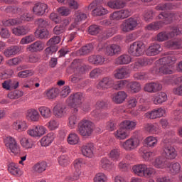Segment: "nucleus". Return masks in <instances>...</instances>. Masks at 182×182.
Listing matches in <instances>:
<instances>
[{"mask_svg": "<svg viewBox=\"0 0 182 182\" xmlns=\"http://www.w3.org/2000/svg\"><path fill=\"white\" fill-rule=\"evenodd\" d=\"M29 32L28 28L26 26H18L16 28L12 29V33L16 36H24Z\"/></svg>", "mask_w": 182, "mask_h": 182, "instance_id": "obj_32", "label": "nucleus"}, {"mask_svg": "<svg viewBox=\"0 0 182 182\" xmlns=\"http://www.w3.org/2000/svg\"><path fill=\"white\" fill-rule=\"evenodd\" d=\"M78 133L84 137H89L93 133V123L89 120L82 119L78 123Z\"/></svg>", "mask_w": 182, "mask_h": 182, "instance_id": "obj_3", "label": "nucleus"}, {"mask_svg": "<svg viewBox=\"0 0 182 182\" xmlns=\"http://www.w3.org/2000/svg\"><path fill=\"white\" fill-rule=\"evenodd\" d=\"M49 47L46 48L44 50L45 55L46 56H50L53 53L58 52V46H48Z\"/></svg>", "mask_w": 182, "mask_h": 182, "instance_id": "obj_59", "label": "nucleus"}, {"mask_svg": "<svg viewBox=\"0 0 182 182\" xmlns=\"http://www.w3.org/2000/svg\"><path fill=\"white\" fill-rule=\"evenodd\" d=\"M82 156L92 159L95 151V145L92 143L86 144L81 147Z\"/></svg>", "mask_w": 182, "mask_h": 182, "instance_id": "obj_14", "label": "nucleus"}, {"mask_svg": "<svg viewBox=\"0 0 182 182\" xmlns=\"http://www.w3.org/2000/svg\"><path fill=\"white\" fill-rule=\"evenodd\" d=\"M132 62V56L129 54H123L116 59L117 65H129Z\"/></svg>", "mask_w": 182, "mask_h": 182, "instance_id": "obj_35", "label": "nucleus"}, {"mask_svg": "<svg viewBox=\"0 0 182 182\" xmlns=\"http://www.w3.org/2000/svg\"><path fill=\"white\" fill-rule=\"evenodd\" d=\"M153 164L154 167H156V168H166V167H168L167 159L163 156L157 157Z\"/></svg>", "mask_w": 182, "mask_h": 182, "instance_id": "obj_29", "label": "nucleus"}, {"mask_svg": "<svg viewBox=\"0 0 182 182\" xmlns=\"http://www.w3.org/2000/svg\"><path fill=\"white\" fill-rule=\"evenodd\" d=\"M146 46L141 41H135L130 45L128 53L131 56L139 58L144 55V49Z\"/></svg>", "mask_w": 182, "mask_h": 182, "instance_id": "obj_4", "label": "nucleus"}, {"mask_svg": "<svg viewBox=\"0 0 182 182\" xmlns=\"http://www.w3.org/2000/svg\"><path fill=\"white\" fill-rule=\"evenodd\" d=\"M85 99V95L82 92H75L70 95L68 99V106L71 107L72 112L76 114L79 112V107L82 106V102Z\"/></svg>", "mask_w": 182, "mask_h": 182, "instance_id": "obj_2", "label": "nucleus"}, {"mask_svg": "<svg viewBox=\"0 0 182 182\" xmlns=\"http://www.w3.org/2000/svg\"><path fill=\"white\" fill-rule=\"evenodd\" d=\"M22 96H23V92L18 90L11 91L7 95V97H9V99H11L12 100L19 99V97H22Z\"/></svg>", "mask_w": 182, "mask_h": 182, "instance_id": "obj_47", "label": "nucleus"}, {"mask_svg": "<svg viewBox=\"0 0 182 182\" xmlns=\"http://www.w3.org/2000/svg\"><path fill=\"white\" fill-rule=\"evenodd\" d=\"M128 83L129 82H127V80H119L115 83L114 82V85L112 86V87L113 89H114V90H122L124 89L126 86H127Z\"/></svg>", "mask_w": 182, "mask_h": 182, "instance_id": "obj_51", "label": "nucleus"}, {"mask_svg": "<svg viewBox=\"0 0 182 182\" xmlns=\"http://www.w3.org/2000/svg\"><path fill=\"white\" fill-rule=\"evenodd\" d=\"M102 49L104 50L105 55H107V56H114L116 53H119V52L121 50L119 45L116 44L109 45L105 48Z\"/></svg>", "mask_w": 182, "mask_h": 182, "instance_id": "obj_21", "label": "nucleus"}, {"mask_svg": "<svg viewBox=\"0 0 182 182\" xmlns=\"http://www.w3.org/2000/svg\"><path fill=\"white\" fill-rule=\"evenodd\" d=\"M58 92L59 90L58 88H52L47 90L46 95L48 99H55L58 96Z\"/></svg>", "mask_w": 182, "mask_h": 182, "instance_id": "obj_63", "label": "nucleus"}, {"mask_svg": "<svg viewBox=\"0 0 182 182\" xmlns=\"http://www.w3.org/2000/svg\"><path fill=\"white\" fill-rule=\"evenodd\" d=\"M57 12L61 16H69L70 15V10L69 8L62 6L59 7L57 9Z\"/></svg>", "mask_w": 182, "mask_h": 182, "instance_id": "obj_60", "label": "nucleus"}, {"mask_svg": "<svg viewBox=\"0 0 182 182\" xmlns=\"http://www.w3.org/2000/svg\"><path fill=\"white\" fill-rule=\"evenodd\" d=\"M95 182H106L107 181V176L103 173H98L94 178Z\"/></svg>", "mask_w": 182, "mask_h": 182, "instance_id": "obj_64", "label": "nucleus"}, {"mask_svg": "<svg viewBox=\"0 0 182 182\" xmlns=\"http://www.w3.org/2000/svg\"><path fill=\"white\" fill-rule=\"evenodd\" d=\"M8 170L10 174L19 176L21 174V169L18 167V164L11 163L8 165Z\"/></svg>", "mask_w": 182, "mask_h": 182, "instance_id": "obj_38", "label": "nucleus"}, {"mask_svg": "<svg viewBox=\"0 0 182 182\" xmlns=\"http://www.w3.org/2000/svg\"><path fill=\"white\" fill-rule=\"evenodd\" d=\"M114 86V80L112 77H103L97 84V89L100 90H106V89H112Z\"/></svg>", "mask_w": 182, "mask_h": 182, "instance_id": "obj_9", "label": "nucleus"}, {"mask_svg": "<svg viewBox=\"0 0 182 182\" xmlns=\"http://www.w3.org/2000/svg\"><path fill=\"white\" fill-rule=\"evenodd\" d=\"M163 51V48L161 46L159 43L151 44L146 51V55L147 56H156V55H159L160 52Z\"/></svg>", "mask_w": 182, "mask_h": 182, "instance_id": "obj_17", "label": "nucleus"}, {"mask_svg": "<svg viewBox=\"0 0 182 182\" xmlns=\"http://www.w3.org/2000/svg\"><path fill=\"white\" fill-rule=\"evenodd\" d=\"M173 18H176V14L174 13H161L159 15V19L162 21L151 23L146 26V29L148 31H159L164 25L171 23Z\"/></svg>", "mask_w": 182, "mask_h": 182, "instance_id": "obj_1", "label": "nucleus"}, {"mask_svg": "<svg viewBox=\"0 0 182 182\" xmlns=\"http://www.w3.org/2000/svg\"><path fill=\"white\" fill-rule=\"evenodd\" d=\"M53 140H55L53 133H49L41 139V145L42 147H48V146L52 144Z\"/></svg>", "mask_w": 182, "mask_h": 182, "instance_id": "obj_30", "label": "nucleus"}, {"mask_svg": "<svg viewBox=\"0 0 182 182\" xmlns=\"http://www.w3.org/2000/svg\"><path fill=\"white\" fill-rule=\"evenodd\" d=\"M117 31V27H112L108 28L104 32L102 33V39L104 41H106V39H109V38H112L114 33H116Z\"/></svg>", "mask_w": 182, "mask_h": 182, "instance_id": "obj_40", "label": "nucleus"}, {"mask_svg": "<svg viewBox=\"0 0 182 182\" xmlns=\"http://www.w3.org/2000/svg\"><path fill=\"white\" fill-rule=\"evenodd\" d=\"M163 154L168 160H174L177 157V151L173 146L165 144L163 148Z\"/></svg>", "mask_w": 182, "mask_h": 182, "instance_id": "obj_11", "label": "nucleus"}, {"mask_svg": "<svg viewBox=\"0 0 182 182\" xmlns=\"http://www.w3.org/2000/svg\"><path fill=\"white\" fill-rule=\"evenodd\" d=\"M27 133L31 137H42L46 133V128L43 126L35 127L28 129Z\"/></svg>", "mask_w": 182, "mask_h": 182, "instance_id": "obj_12", "label": "nucleus"}, {"mask_svg": "<svg viewBox=\"0 0 182 182\" xmlns=\"http://www.w3.org/2000/svg\"><path fill=\"white\" fill-rule=\"evenodd\" d=\"M166 46L168 49L176 50L180 49V38L176 40H170L166 43Z\"/></svg>", "mask_w": 182, "mask_h": 182, "instance_id": "obj_39", "label": "nucleus"}, {"mask_svg": "<svg viewBox=\"0 0 182 182\" xmlns=\"http://www.w3.org/2000/svg\"><path fill=\"white\" fill-rule=\"evenodd\" d=\"M121 126L122 129L128 130L129 132H132V130H134L136 129V126H137V122L124 120L121 123Z\"/></svg>", "mask_w": 182, "mask_h": 182, "instance_id": "obj_34", "label": "nucleus"}, {"mask_svg": "<svg viewBox=\"0 0 182 182\" xmlns=\"http://www.w3.org/2000/svg\"><path fill=\"white\" fill-rule=\"evenodd\" d=\"M58 160L62 167H66L69 164V158L66 155H61Z\"/></svg>", "mask_w": 182, "mask_h": 182, "instance_id": "obj_61", "label": "nucleus"}, {"mask_svg": "<svg viewBox=\"0 0 182 182\" xmlns=\"http://www.w3.org/2000/svg\"><path fill=\"white\" fill-rule=\"evenodd\" d=\"M176 62H177V58H176V55H168L162 58H159L157 60V63L159 65H167L169 68H173V65H174Z\"/></svg>", "mask_w": 182, "mask_h": 182, "instance_id": "obj_15", "label": "nucleus"}, {"mask_svg": "<svg viewBox=\"0 0 182 182\" xmlns=\"http://www.w3.org/2000/svg\"><path fill=\"white\" fill-rule=\"evenodd\" d=\"M38 111L43 119H49V117H52V111L48 107H40Z\"/></svg>", "mask_w": 182, "mask_h": 182, "instance_id": "obj_43", "label": "nucleus"}, {"mask_svg": "<svg viewBox=\"0 0 182 182\" xmlns=\"http://www.w3.org/2000/svg\"><path fill=\"white\" fill-rule=\"evenodd\" d=\"M129 87L132 93H139L141 90V85L137 82H131Z\"/></svg>", "mask_w": 182, "mask_h": 182, "instance_id": "obj_57", "label": "nucleus"}, {"mask_svg": "<svg viewBox=\"0 0 182 182\" xmlns=\"http://www.w3.org/2000/svg\"><path fill=\"white\" fill-rule=\"evenodd\" d=\"M105 58L100 55H92L89 56L88 62L92 65H95V66H99L105 63Z\"/></svg>", "mask_w": 182, "mask_h": 182, "instance_id": "obj_23", "label": "nucleus"}, {"mask_svg": "<svg viewBox=\"0 0 182 182\" xmlns=\"http://www.w3.org/2000/svg\"><path fill=\"white\" fill-rule=\"evenodd\" d=\"M20 143L24 149H32V147H33V141H32V139L26 137L22 138Z\"/></svg>", "mask_w": 182, "mask_h": 182, "instance_id": "obj_48", "label": "nucleus"}, {"mask_svg": "<svg viewBox=\"0 0 182 182\" xmlns=\"http://www.w3.org/2000/svg\"><path fill=\"white\" fill-rule=\"evenodd\" d=\"M67 140L68 144L74 146L75 144H77V143H79L80 139L79 136H77L76 134L71 133L68 135Z\"/></svg>", "mask_w": 182, "mask_h": 182, "instance_id": "obj_50", "label": "nucleus"}, {"mask_svg": "<svg viewBox=\"0 0 182 182\" xmlns=\"http://www.w3.org/2000/svg\"><path fill=\"white\" fill-rule=\"evenodd\" d=\"M100 166L104 170H109L114 167V164L110 162V161L107 158H102L100 161Z\"/></svg>", "mask_w": 182, "mask_h": 182, "instance_id": "obj_46", "label": "nucleus"}, {"mask_svg": "<svg viewBox=\"0 0 182 182\" xmlns=\"http://www.w3.org/2000/svg\"><path fill=\"white\" fill-rule=\"evenodd\" d=\"M140 141L137 138H129L125 141L120 144L122 149H124L126 151H133L139 147Z\"/></svg>", "mask_w": 182, "mask_h": 182, "instance_id": "obj_6", "label": "nucleus"}, {"mask_svg": "<svg viewBox=\"0 0 182 182\" xmlns=\"http://www.w3.org/2000/svg\"><path fill=\"white\" fill-rule=\"evenodd\" d=\"M6 63L9 65V66H17V65L22 63V58L16 57L9 59L7 60Z\"/></svg>", "mask_w": 182, "mask_h": 182, "instance_id": "obj_56", "label": "nucleus"}, {"mask_svg": "<svg viewBox=\"0 0 182 182\" xmlns=\"http://www.w3.org/2000/svg\"><path fill=\"white\" fill-rule=\"evenodd\" d=\"M4 143L6 147L9 149L14 154H19V153H21V148H19L18 143H16V140H15L14 137L7 136L4 139Z\"/></svg>", "mask_w": 182, "mask_h": 182, "instance_id": "obj_7", "label": "nucleus"}, {"mask_svg": "<svg viewBox=\"0 0 182 182\" xmlns=\"http://www.w3.org/2000/svg\"><path fill=\"white\" fill-rule=\"evenodd\" d=\"M108 13L109 11L103 6H98L92 11L94 16H102Z\"/></svg>", "mask_w": 182, "mask_h": 182, "instance_id": "obj_49", "label": "nucleus"}, {"mask_svg": "<svg viewBox=\"0 0 182 182\" xmlns=\"http://www.w3.org/2000/svg\"><path fill=\"white\" fill-rule=\"evenodd\" d=\"M45 48V44L43 43L41 41H37L32 44L28 46L27 49L29 52H41V50H43Z\"/></svg>", "mask_w": 182, "mask_h": 182, "instance_id": "obj_25", "label": "nucleus"}, {"mask_svg": "<svg viewBox=\"0 0 182 182\" xmlns=\"http://www.w3.org/2000/svg\"><path fill=\"white\" fill-rule=\"evenodd\" d=\"M166 114V110L163 108H158L152 110L151 112H149L146 114V117L148 119H159V117H163Z\"/></svg>", "mask_w": 182, "mask_h": 182, "instance_id": "obj_18", "label": "nucleus"}, {"mask_svg": "<svg viewBox=\"0 0 182 182\" xmlns=\"http://www.w3.org/2000/svg\"><path fill=\"white\" fill-rule=\"evenodd\" d=\"M144 129L146 132H149V133H151L152 134H154V133H157V130H159L157 126L154 125L153 124H145Z\"/></svg>", "mask_w": 182, "mask_h": 182, "instance_id": "obj_62", "label": "nucleus"}, {"mask_svg": "<svg viewBox=\"0 0 182 182\" xmlns=\"http://www.w3.org/2000/svg\"><path fill=\"white\" fill-rule=\"evenodd\" d=\"M167 167L169 168L170 173L172 176H176L181 171V165L178 162H172Z\"/></svg>", "mask_w": 182, "mask_h": 182, "instance_id": "obj_31", "label": "nucleus"}, {"mask_svg": "<svg viewBox=\"0 0 182 182\" xmlns=\"http://www.w3.org/2000/svg\"><path fill=\"white\" fill-rule=\"evenodd\" d=\"M46 168H48V163L45 161H40L35 164L32 167L33 171L37 174L43 173V171H46Z\"/></svg>", "mask_w": 182, "mask_h": 182, "instance_id": "obj_22", "label": "nucleus"}, {"mask_svg": "<svg viewBox=\"0 0 182 182\" xmlns=\"http://www.w3.org/2000/svg\"><path fill=\"white\" fill-rule=\"evenodd\" d=\"M77 124V117L75 114H73L68 117V127L70 129H75Z\"/></svg>", "mask_w": 182, "mask_h": 182, "instance_id": "obj_54", "label": "nucleus"}, {"mask_svg": "<svg viewBox=\"0 0 182 182\" xmlns=\"http://www.w3.org/2000/svg\"><path fill=\"white\" fill-rule=\"evenodd\" d=\"M145 143L147 147H156L157 146V139L154 136H148L145 139Z\"/></svg>", "mask_w": 182, "mask_h": 182, "instance_id": "obj_55", "label": "nucleus"}, {"mask_svg": "<svg viewBox=\"0 0 182 182\" xmlns=\"http://www.w3.org/2000/svg\"><path fill=\"white\" fill-rule=\"evenodd\" d=\"M27 117H29L32 122H38L39 120V112L35 109H28L27 112Z\"/></svg>", "mask_w": 182, "mask_h": 182, "instance_id": "obj_45", "label": "nucleus"}, {"mask_svg": "<svg viewBox=\"0 0 182 182\" xmlns=\"http://www.w3.org/2000/svg\"><path fill=\"white\" fill-rule=\"evenodd\" d=\"M48 12V4L41 2H37L33 7V13L36 16H43Z\"/></svg>", "mask_w": 182, "mask_h": 182, "instance_id": "obj_10", "label": "nucleus"}, {"mask_svg": "<svg viewBox=\"0 0 182 182\" xmlns=\"http://www.w3.org/2000/svg\"><path fill=\"white\" fill-rule=\"evenodd\" d=\"M2 23L4 26H14V25H19L22 23V21L19 19V18H9V19H4L2 21Z\"/></svg>", "mask_w": 182, "mask_h": 182, "instance_id": "obj_42", "label": "nucleus"}, {"mask_svg": "<svg viewBox=\"0 0 182 182\" xmlns=\"http://www.w3.org/2000/svg\"><path fill=\"white\" fill-rule=\"evenodd\" d=\"M170 39V36H168V33L166 31H161L156 36V40L158 42H164L166 41H168Z\"/></svg>", "mask_w": 182, "mask_h": 182, "instance_id": "obj_52", "label": "nucleus"}, {"mask_svg": "<svg viewBox=\"0 0 182 182\" xmlns=\"http://www.w3.org/2000/svg\"><path fill=\"white\" fill-rule=\"evenodd\" d=\"M35 36L38 39H48L49 31L46 28H38L35 32Z\"/></svg>", "mask_w": 182, "mask_h": 182, "instance_id": "obj_37", "label": "nucleus"}, {"mask_svg": "<svg viewBox=\"0 0 182 182\" xmlns=\"http://www.w3.org/2000/svg\"><path fill=\"white\" fill-rule=\"evenodd\" d=\"M54 115L58 119H62L66 116V105L62 104H58L54 107L53 110Z\"/></svg>", "mask_w": 182, "mask_h": 182, "instance_id": "obj_20", "label": "nucleus"}, {"mask_svg": "<svg viewBox=\"0 0 182 182\" xmlns=\"http://www.w3.org/2000/svg\"><path fill=\"white\" fill-rule=\"evenodd\" d=\"M70 68L74 70H77L79 73H83L86 70V65L83 63V60L82 59L74 60L70 65Z\"/></svg>", "mask_w": 182, "mask_h": 182, "instance_id": "obj_16", "label": "nucleus"}, {"mask_svg": "<svg viewBox=\"0 0 182 182\" xmlns=\"http://www.w3.org/2000/svg\"><path fill=\"white\" fill-rule=\"evenodd\" d=\"M107 5L111 9H123L126 6V2L123 0H112L108 1Z\"/></svg>", "mask_w": 182, "mask_h": 182, "instance_id": "obj_26", "label": "nucleus"}, {"mask_svg": "<svg viewBox=\"0 0 182 182\" xmlns=\"http://www.w3.org/2000/svg\"><path fill=\"white\" fill-rule=\"evenodd\" d=\"M133 172L139 177H144L146 171V164H136L132 167Z\"/></svg>", "mask_w": 182, "mask_h": 182, "instance_id": "obj_33", "label": "nucleus"}, {"mask_svg": "<svg viewBox=\"0 0 182 182\" xmlns=\"http://www.w3.org/2000/svg\"><path fill=\"white\" fill-rule=\"evenodd\" d=\"M21 50H22V47L21 46H12L4 50V55L6 58H11L15 56L17 53H19Z\"/></svg>", "mask_w": 182, "mask_h": 182, "instance_id": "obj_19", "label": "nucleus"}, {"mask_svg": "<svg viewBox=\"0 0 182 182\" xmlns=\"http://www.w3.org/2000/svg\"><path fill=\"white\" fill-rule=\"evenodd\" d=\"M36 24L38 26V29H46L49 25H50V22L48 18H38L36 21Z\"/></svg>", "mask_w": 182, "mask_h": 182, "instance_id": "obj_44", "label": "nucleus"}, {"mask_svg": "<svg viewBox=\"0 0 182 182\" xmlns=\"http://www.w3.org/2000/svg\"><path fill=\"white\" fill-rule=\"evenodd\" d=\"M127 97V93L124 91H119L117 93L112 95V101L117 105H120L123 103L126 98Z\"/></svg>", "mask_w": 182, "mask_h": 182, "instance_id": "obj_24", "label": "nucleus"}, {"mask_svg": "<svg viewBox=\"0 0 182 182\" xmlns=\"http://www.w3.org/2000/svg\"><path fill=\"white\" fill-rule=\"evenodd\" d=\"M160 65L161 66L159 68L155 66L151 69V72L153 73V75H172V67H170L166 64Z\"/></svg>", "mask_w": 182, "mask_h": 182, "instance_id": "obj_8", "label": "nucleus"}, {"mask_svg": "<svg viewBox=\"0 0 182 182\" xmlns=\"http://www.w3.org/2000/svg\"><path fill=\"white\" fill-rule=\"evenodd\" d=\"M114 134L117 140H125V139L129 137V134H127L126 129H124L122 126L114 133Z\"/></svg>", "mask_w": 182, "mask_h": 182, "instance_id": "obj_36", "label": "nucleus"}, {"mask_svg": "<svg viewBox=\"0 0 182 182\" xmlns=\"http://www.w3.org/2000/svg\"><path fill=\"white\" fill-rule=\"evenodd\" d=\"M167 101V94L166 92H159L152 98V102L154 105H163L164 102Z\"/></svg>", "mask_w": 182, "mask_h": 182, "instance_id": "obj_28", "label": "nucleus"}, {"mask_svg": "<svg viewBox=\"0 0 182 182\" xmlns=\"http://www.w3.org/2000/svg\"><path fill=\"white\" fill-rule=\"evenodd\" d=\"M129 77V68L127 67H122L115 70V79H124Z\"/></svg>", "mask_w": 182, "mask_h": 182, "instance_id": "obj_27", "label": "nucleus"}, {"mask_svg": "<svg viewBox=\"0 0 182 182\" xmlns=\"http://www.w3.org/2000/svg\"><path fill=\"white\" fill-rule=\"evenodd\" d=\"M170 39H173V38H176V36H178V35H181V31L177 26H173L171 28V31L168 33Z\"/></svg>", "mask_w": 182, "mask_h": 182, "instance_id": "obj_53", "label": "nucleus"}, {"mask_svg": "<svg viewBox=\"0 0 182 182\" xmlns=\"http://www.w3.org/2000/svg\"><path fill=\"white\" fill-rule=\"evenodd\" d=\"M94 47L92 44H87L85 46H82L78 50V55L80 56H85V55H89L90 52H92Z\"/></svg>", "mask_w": 182, "mask_h": 182, "instance_id": "obj_41", "label": "nucleus"}, {"mask_svg": "<svg viewBox=\"0 0 182 182\" xmlns=\"http://www.w3.org/2000/svg\"><path fill=\"white\" fill-rule=\"evenodd\" d=\"M120 157V150L117 149H112L109 153V159L113 161H117Z\"/></svg>", "mask_w": 182, "mask_h": 182, "instance_id": "obj_58", "label": "nucleus"}, {"mask_svg": "<svg viewBox=\"0 0 182 182\" xmlns=\"http://www.w3.org/2000/svg\"><path fill=\"white\" fill-rule=\"evenodd\" d=\"M144 91L148 93H157L163 89V85L159 82L146 83L144 86Z\"/></svg>", "mask_w": 182, "mask_h": 182, "instance_id": "obj_13", "label": "nucleus"}, {"mask_svg": "<svg viewBox=\"0 0 182 182\" xmlns=\"http://www.w3.org/2000/svg\"><path fill=\"white\" fill-rule=\"evenodd\" d=\"M139 25V23H137V20L134 18H129L127 19H125L122 23L120 26L121 30L122 32H132V31H134L136 28H137V26Z\"/></svg>", "mask_w": 182, "mask_h": 182, "instance_id": "obj_5", "label": "nucleus"}]
</instances>
